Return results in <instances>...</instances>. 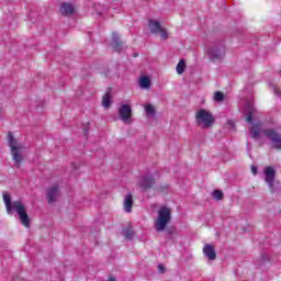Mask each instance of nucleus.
<instances>
[{
    "label": "nucleus",
    "instance_id": "obj_1",
    "mask_svg": "<svg viewBox=\"0 0 281 281\" xmlns=\"http://www.w3.org/2000/svg\"><path fill=\"white\" fill-rule=\"evenodd\" d=\"M3 202L8 214L15 212L22 225H24V227H30V215H27V209L21 200L12 202L10 193H3Z\"/></svg>",
    "mask_w": 281,
    "mask_h": 281
},
{
    "label": "nucleus",
    "instance_id": "obj_2",
    "mask_svg": "<svg viewBox=\"0 0 281 281\" xmlns=\"http://www.w3.org/2000/svg\"><path fill=\"white\" fill-rule=\"evenodd\" d=\"M172 218V211L170 207L161 206L158 210V215L155 221V229L156 232H164L166 227L170 224V221Z\"/></svg>",
    "mask_w": 281,
    "mask_h": 281
},
{
    "label": "nucleus",
    "instance_id": "obj_3",
    "mask_svg": "<svg viewBox=\"0 0 281 281\" xmlns=\"http://www.w3.org/2000/svg\"><path fill=\"white\" fill-rule=\"evenodd\" d=\"M195 121L200 128H210L214 124V115L207 110L200 109L195 113Z\"/></svg>",
    "mask_w": 281,
    "mask_h": 281
},
{
    "label": "nucleus",
    "instance_id": "obj_4",
    "mask_svg": "<svg viewBox=\"0 0 281 281\" xmlns=\"http://www.w3.org/2000/svg\"><path fill=\"white\" fill-rule=\"evenodd\" d=\"M8 137L9 146L11 148V155L13 157L16 168H19L21 161H23V156L21 155V150H23V145L19 143V140L14 138L12 134H9Z\"/></svg>",
    "mask_w": 281,
    "mask_h": 281
},
{
    "label": "nucleus",
    "instance_id": "obj_5",
    "mask_svg": "<svg viewBox=\"0 0 281 281\" xmlns=\"http://www.w3.org/2000/svg\"><path fill=\"white\" fill-rule=\"evenodd\" d=\"M262 133L265 137H268V139H271L274 148H277L278 150H281V136L278 133H276V131L263 130Z\"/></svg>",
    "mask_w": 281,
    "mask_h": 281
},
{
    "label": "nucleus",
    "instance_id": "obj_6",
    "mask_svg": "<svg viewBox=\"0 0 281 281\" xmlns=\"http://www.w3.org/2000/svg\"><path fill=\"white\" fill-rule=\"evenodd\" d=\"M149 30L154 34H160L161 38L164 40L168 38V32L166 29L161 27V24L155 20L149 21Z\"/></svg>",
    "mask_w": 281,
    "mask_h": 281
},
{
    "label": "nucleus",
    "instance_id": "obj_7",
    "mask_svg": "<svg viewBox=\"0 0 281 281\" xmlns=\"http://www.w3.org/2000/svg\"><path fill=\"white\" fill-rule=\"evenodd\" d=\"M119 115L125 124H131V117L133 115V110H131V105L123 104L119 109Z\"/></svg>",
    "mask_w": 281,
    "mask_h": 281
},
{
    "label": "nucleus",
    "instance_id": "obj_8",
    "mask_svg": "<svg viewBox=\"0 0 281 281\" xmlns=\"http://www.w3.org/2000/svg\"><path fill=\"white\" fill-rule=\"evenodd\" d=\"M263 172L266 175V183H268L271 190H273V181L276 180V169H273V167H266Z\"/></svg>",
    "mask_w": 281,
    "mask_h": 281
},
{
    "label": "nucleus",
    "instance_id": "obj_9",
    "mask_svg": "<svg viewBox=\"0 0 281 281\" xmlns=\"http://www.w3.org/2000/svg\"><path fill=\"white\" fill-rule=\"evenodd\" d=\"M153 183H155L153 176H143L139 180V186L143 190H148V188L153 187Z\"/></svg>",
    "mask_w": 281,
    "mask_h": 281
},
{
    "label": "nucleus",
    "instance_id": "obj_10",
    "mask_svg": "<svg viewBox=\"0 0 281 281\" xmlns=\"http://www.w3.org/2000/svg\"><path fill=\"white\" fill-rule=\"evenodd\" d=\"M203 251L209 260H216V251L214 250V246L206 244Z\"/></svg>",
    "mask_w": 281,
    "mask_h": 281
},
{
    "label": "nucleus",
    "instance_id": "obj_11",
    "mask_svg": "<svg viewBox=\"0 0 281 281\" xmlns=\"http://www.w3.org/2000/svg\"><path fill=\"white\" fill-rule=\"evenodd\" d=\"M59 194L60 193L58 191V187L57 186H54L50 189H48V192H47L48 202L49 203H54V201H56L58 199Z\"/></svg>",
    "mask_w": 281,
    "mask_h": 281
},
{
    "label": "nucleus",
    "instance_id": "obj_12",
    "mask_svg": "<svg viewBox=\"0 0 281 281\" xmlns=\"http://www.w3.org/2000/svg\"><path fill=\"white\" fill-rule=\"evenodd\" d=\"M60 12H61V14L69 16L71 14H74V12H76V9L74 8V4L64 2V3H61Z\"/></svg>",
    "mask_w": 281,
    "mask_h": 281
},
{
    "label": "nucleus",
    "instance_id": "obj_13",
    "mask_svg": "<svg viewBox=\"0 0 281 281\" xmlns=\"http://www.w3.org/2000/svg\"><path fill=\"white\" fill-rule=\"evenodd\" d=\"M244 113L246 114L247 122L251 123L254 120V113H256V109H254L252 103H247L246 108L244 109Z\"/></svg>",
    "mask_w": 281,
    "mask_h": 281
},
{
    "label": "nucleus",
    "instance_id": "obj_14",
    "mask_svg": "<svg viewBox=\"0 0 281 281\" xmlns=\"http://www.w3.org/2000/svg\"><path fill=\"white\" fill-rule=\"evenodd\" d=\"M261 133H262V127L260 126V124L254 125L250 130V135L251 137H255V139H258Z\"/></svg>",
    "mask_w": 281,
    "mask_h": 281
},
{
    "label": "nucleus",
    "instance_id": "obj_15",
    "mask_svg": "<svg viewBox=\"0 0 281 281\" xmlns=\"http://www.w3.org/2000/svg\"><path fill=\"white\" fill-rule=\"evenodd\" d=\"M132 209H133V195L128 194L125 196V200H124V210L125 212L130 213Z\"/></svg>",
    "mask_w": 281,
    "mask_h": 281
},
{
    "label": "nucleus",
    "instance_id": "obj_16",
    "mask_svg": "<svg viewBox=\"0 0 281 281\" xmlns=\"http://www.w3.org/2000/svg\"><path fill=\"white\" fill-rule=\"evenodd\" d=\"M139 85L142 89H149L150 88V78L142 77L139 80Z\"/></svg>",
    "mask_w": 281,
    "mask_h": 281
},
{
    "label": "nucleus",
    "instance_id": "obj_17",
    "mask_svg": "<svg viewBox=\"0 0 281 281\" xmlns=\"http://www.w3.org/2000/svg\"><path fill=\"white\" fill-rule=\"evenodd\" d=\"M102 104H103L104 109H109V106H111V93L106 92L103 95Z\"/></svg>",
    "mask_w": 281,
    "mask_h": 281
},
{
    "label": "nucleus",
    "instance_id": "obj_18",
    "mask_svg": "<svg viewBox=\"0 0 281 281\" xmlns=\"http://www.w3.org/2000/svg\"><path fill=\"white\" fill-rule=\"evenodd\" d=\"M177 74H183L186 71V60L181 59L177 65Z\"/></svg>",
    "mask_w": 281,
    "mask_h": 281
},
{
    "label": "nucleus",
    "instance_id": "obj_19",
    "mask_svg": "<svg viewBox=\"0 0 281 281\" xmlns=\"http://www.w3.org/2000/svg\"><path fill=\"white\" fill-rule=\"evenodd\" d=\"M146 114L149 115L150 117H153V115H155V106H153V104L148 103L144 106Z\"/></svg>",
    "mask_w": 281,
    "mask_h": 281
},
{
    "label": "nucleus",
    "instance_id": "obj_20",
    "mask_svg": "<svg viewBox=\"0 0 281 281\" xmlns=\"http://www.w3.org/2000/svg\"><path fill=\"white\" fill-rule=\"evenodd\" d=\"M212 58H223L225 56V49H221L220 52L215 53V50L211 52Z\"/></svg>",
    "mask_w": 281,
    "mask_h": 281
},
{
    "label": "nucleus",
    "instance_id": "obj_21",
    "mask_svg": "<svg viewBox=\"0 0 281 281\" xmlns=\"http://www.w3.org/2000/svg\"><path fill=\"white\" fill-rule=\"evenodd\" d=\"M224 98H225V95L223 94V92L217 91L214 93L215 102H223Z\"/></svg>",
    "mask_w": 281,
    "mask_h": 281
},
{
    "label": "nucleus",
    "instance_id": "obj_22",
    "mask_svg": "<svg viewBox=\"0 0 281 281\" xmlns=\"http://www.w3.org/2000/svg\"><path fill=\"white\" fill-rule=\"evenodd\" d=\"M213 196L214 199H217V201H223V191L221 190L213 191Z\"/></svg>",
    "mask_w": 281,
    "mask_h": 281
},
{
    "label": "nucleus",
    "instance_id": "obj_23",
    "mask_svg": "<svg viewBox=\"0 0 281 281\" xmlns=\"http://www.w3.org/2000/svg\"><path fill=\"white\" fill-rule=\"evenodd\" d=\"M251 172H252V175H258V169L252 166V167H251Z\"/></svg>",
    "mask_w": 281,
    "mask_h": 281
},
{
    "label": "nucleus",
    "instance_id": "obj_24",
    "mask_svg": "<svg viewBox=\"0 0 281 281\" xmlns=\"http://www.w3.org/2000/svg\"><path fill=\"white\" fill-rule=\"evenodd\" d=\"M158 269H159V272H160V273H164V271H166V268H165L164 266H161V265L158 266Z\"/></svg>",
    "mask_w": 281,
    "mask_h": 281
},
{
    "label": "nucleus",
    "instance_id": "obj_25",
    "mask_svg": "<svg viewBox=\"0 0 281 281\" xmlns=\"http://www.w3.org/2000/svg\"><path fill=\"white\" fill-rule=\"evenodd\" d=\"M274 93H277V95H280L281 91L280 90H274Z\"/></svg>",
    "mask_w": 281,
    "mask_h": 281
},
{
    "label": "nucleus",
    "instance_id": "obj_26",
    "mask_svg": "<svg viewBox=\"0 0 281 281\" xmlns=\"http://www.w3.org/2000/svg\"><path fill=\"white\" fill-rule=\"evenodd\" d=\"M108 281H116L115 278H110Z\"/></svg>",
    "mask_w": 281,
    "mask_h": 281
},
{
    "label": "nucleus",
    "instance_id": "obj_27",
    "mask_svg": "<svg viewBox=\"0 0 281 281\" xmlns=\"http://www.w3.org/2000/svg\"><path fill=\"white\" fill-rule=\"evenodd\" d=\"M130 236H133V232H130Z\"/></svg>",
    "mask_w": 281,
    "mask_h": 281
},
{
    "label": "nucleus",
    "instance_id": "obj_28",
    "mask_svg": "<svg viewBox=\"0 0 281 281\" xmlns=\"http://www.w3.org/2000/svg\"><path fill=\"white\" fill-rule=\"evenodd\" d=\"M126 238H131V235H126Z\"/></svg>",
    "mask_w": 281,
    "mask_h": 281
}]
</instances>
